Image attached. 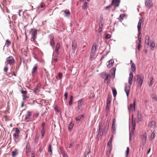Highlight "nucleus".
<instances>
[{
    "mask_svg": "<svg viewBox=\"0 0 157 157\" xmlns=\"http://www.w3.org/2000/svg\"><path fill=\"white\" fill-rule=\"evenodd\" d=\"M55 54H53L54 56L53 57L52 59L54 61L56 62L58 61V56L59 55H57L56 54L55 55Z\"/></svg>",
    "mask_w": 157,
    "mask_h": 157,
    "instance_id": "nucleus-26",
    "label": "nucleus"
},
{
    "mask_svg": "<svg viewBox=\"0 0 157 157\" xmlns=\"http://www.w3.org/2000/svg\"><path fill=\"white\" fill-rule=\"evenodd\" d=\"M145 5L148 8H150L153 6V3L151 0H146L145 1Z\"/></svg>",
    "mask_w": 157,
    "mask_h": 157,
    "instance_id": "nucleus-7",
    "label": "nucleus"
},
{
    "mask_svg": "<svg viewBox=\"0 0 157 157\" xmlns=\"http://www.w3.org/2000/svg\"><path fill=\"white\" fill-rule=\"evenodd\" d=\"M23 97V99L24 100H26L27 99L29 98V97L28 96L27 94L22 95Z\"/></svg>",
    "mask_w": 157,
    "mask_h": 157,
    "instance_id": "nucleus-36",
    "label": "nucleus"
},
{
    "mask_svg": "<svg viewBox=\"0 0 157 157\" xmlns=\"http://www.w3.org/2000/svg\"><path fill=\"white\" fill-rule=\"evenodd\" d=\"M150 37L148 35H147L145 37V40L150 41Z\"/></svg>",
    "mask_w": 157,
    "mask_h": 157,
    "instance_id": "nucleus-57",
    "label": "nucleus"
},
{
    "mask_svg": "<svg viewBox=\"0 0 157 157\" xmlns=\"http://www.w3.org/2000/svg\"><path fill=\"white\" fill-rule=\"evenodd\" d=\"M132 128L131 130V132H132V133H133L134 131L135 130V129L136 124H135V122H133V121H132Z\"/></svg>",
    "mask_w": 157,
    "mask_h": 157,
    "instance_id": "nucleus-27",
    "label": "nucleus"
},
{
    "mask_svg": "<svg viewBox=\"0 0 157 157\" xmlns=\"http://www.w3.org/2000/svg\"><path fill=\"white\" fill-rule=\"evenodd\" d=\"M11 44V42L9 40H6V44L8 45V46L10 45Z\"/></svg>",
    "mask_w": 157,
    "mask_h": 157,
    "instance_id": "nucleus-46",
    "label": "nucleus"
},
{
    "mask_svg": "<svg viewBox=\"0 0 157 157\" xmlns=\"http://www.w3.org/2000/svg\"><path fill=\"white\" fill-rule=\"evenodd\" d=\"M102 24L101 23V22L100 23V24H99V28L98 29V31L100 32H101L102 31Z\"/></svg>",
    "mask_w": 157,
    "mask_h": 157,
    "instance_id": "nucleus-41",
    "label": "nucleus"
},
{
    "mask_svg": "<svg viewBox=\"0 0 157 157\" xmlns=\"http://www.w3.org/2000/svg\"><path fill=\"white\" fill-rule=\"evenodd\" d=\"M112 6V5L111 4L110 5H109V6H106V7H105V10L108 9L109 8H110Z\"/></svg>",
    "mask_w": 157,
    "mask_h": 157,
    "instance_id": "nucleus-62",
    "label": "nucleus"
},
{
    "mask_svg": "<svg viewBox=\"0 0 157 157\" xmlns=\"http://www.w3.org/2000/svg\"><path fill=\"white\" fill-rule=\"evenodd\" d=\"M136 76L137 77V80L138 85H140V86L141 87L143 83V78L138 75H137Z\"/></svg>",
    "mask_w": 157,
    "mask_h": 157,
    "instance_id": "nucleus-9",
    "label": "nucleus"
},
{
    "mask_svg": "<svg viewBox=\"0 0 157 157\" xmlns=\"http://www.w3.org/2000/svg\"><path fill=\"white\" fill-rule=\"evenodd\" d=\"M115 119H114L113 120V123H112V126H113H113L114 127V126H115Z\"/></svg>",
    "mask_w": 157,
    "mask_h": 157,
    "instance_id": "nucleus-60",
    "label": "nucleus"
},
{
    "mask_svg": "<svg viewBox=\"0 0 157 157\" xmlns=\"http://www.w3.org/2000/svg\"><path fill=\"white\" fill-rule=\"evenodd\" d=\"M156 123L155 121H152L149 123L148 126L151 128L154 129L155 127Z\"/></svg>",
    "mask_w": 157,
    "mask_h": 157,
    "instance_id": "nucleus-13",
    "label": "nucleus"
},
{
    "mask_svg": "<svg viewBox=\"0 0 157 157\" xmlns=\"http://www.w3.org/2000/svg\"><path fill=\"white\" fill-rule=\"evenodd\" d=\"M21 94H22V95H24L25 94H27V92L26 90L24 91L23 90H21Z\"/></svg>",
    "mask_w": 157,
    "mask_h": 157,
    "instance_id": "nucleus-43",
    "label": "nucleus"
},
{
    "mask_svg": "<svg viewBox=\"0 0 157 157\" xmlns=\"http://www.w3.org/2000/svg\"><path fill=\"white\" fill-rule=\"evenodd\" d=\"M45 132V129H44L43 128H42L41 130V133L42 134V137L43 138L44 135V133Z\"/></svg>",
    "mask_w": 157,
    "mask_h": 157,
    "instance_id": "nucleus-42",
    "label": "nucleus"
},
{
    "mask_svg": "<svg viewBox=\"0 0 157 157\" xmlns=\"http://www.w3.org/2000/svg\"><path fill=\"white\" fill-rule=\"evenodd\" d=\"M15 63V60L13 57L10 56L6 59V61L5 63L7 65L8 64L10 65H13Z\"/></svg>",
    "mask_w": 157,
    "mask_h": 157,
    "instance_id": "nucleus-4",
    "label": "nucleus"
},
{
    "mask_svg": "<svg viewBox=\"0 0 157 157\" xmlns=\"http://www.w3.org/2000/svg\"><path fill=\"white\" fill-rule=\"evenodd\" d=\"M87 2H85L84 3V4H83L82 6V9L84 10L86 9L87 7Z\"/></svg>",
    "mask_w": 157,
    "mask_h": 157,
    "instance_id": "nucleus-30",
    "label": "nucleus"
},
{
    "mask_svg": "<svg viewBox=\"0 0 157 157\" xmlns=\"http://www.w3.org/2000/svg\"><path fill=\"white\" fill-rule=\"evenodd\" d=\"M124 90L127 94V97H128V96L130 92V87L129 86H125V87Z\"/></svg>",
    "mask_w": 157,
    "mask_h": 157,
    "instance_id": "nucleus-20",
    "label": "nucleus"
},
{
    "mask_svg": "<svg viewBox=\"0 0 157 157\" xmlns=\"http://www.w3.org/2000/svg\"><path fill=\"white\" fill-rule=\"evenodd\" d=\"M83 101L82 100H80L78 101V109H80L82 108Z\"/></svg>",
    "mask_w": 157,
    "mask_h": 157,
    "instance_id": "nucleus-18",
    "label": "nucleus"
},
{
    "mask_svg": "<svg viewBox=\"0 0 157 157\" xmlns=\"http://www.w3.org/2000/svg\"><path fill=\"white\" fill-rule=\"evenodd\" d=\"M73 97L72 95H71L70 98V100L69 102V103L70 105H71L72 104V102L73 101Z\"/></svg>",
    "mask_w": 157,
    "mask_h": 157,
    "instance_id": "nucleus-39",
    "label": "nucleus"
},
{
    "mask_svg": "<svg viewBox=\"0 0 157 157\" xmlns=\"http://www.w3.org/2000/svg\"><path fill=\"white\" fill-rule=\"evenodd\" d=\"M59 48H57L56 47L55 51L56 52V53L57 55H59Z\"/></svg>",
    "mask_w": 157,
    "mask_h": 157,
    "instance_id": "nucleus-49",
    "label": "nucleus"
},
{
    "mask_svg": "<svg viewBox=\"0 0 157 157\" xmlns=\"http://www.w3.org/2000/svg\"><path fill=\"white\" fill-rule=\"evenodd\" d=\"M115 126H114V127L113 126H113H112V133L114 134H115V131H116V129H115Z\"/></svg>",
    "mask_w": 157,
    "mask_h": 157,
    "instance_id": "nucleus-44",
    "label": "nucleus"
},
{
    "mask_svg": "<svg viewBox=\"0 0 157 157\" xmlns=\"http://www.w3.org/2000/svg\"><path fill=\"white\" fill-rule=\"evenodd\" d=\"M124 17V14H121L119 17V19L121 21L123 19Z\"/></svg>",
    "mask_w": 157,
    "mask_h": 157,
    "instance_id": "nucleus-35",
    "label": "nucleus"
},
{
    "mask_svg": "<svg viewBox=\"0 0 157 157\" xmlns=\"http://www.w3.org/2000/svg\"><path fill=\"white\" fill-rule=\"evenodd\" d=\"M31 115L32 112L29 111L28 112V113L26 115V116L25 118V120L26 122L29 121V119Z\"/></svg>",
    "mask_w": 157,
    "mask_h": 157,
    "instance_id": "nucleus-16",
    "label": "nucleus"
},
{
    "mask_svg": "<svg viewBox=\"0 0 157 157\" xmlns=\"http://www.w3.org/2000/svg\"><path fill=\"white\" fill-rule=\"evenodd\" d=\"M135 101L134 102V104H131L130 105V106L128 107V109L129 110L133 111L135 110Z\"/></svg>",
    "mask_w": 157,
    "mask_h": 157,
    "instance_id": "nucleus-15",
    "label": "nucleus"
},
{
    "mask_svg": "<svg viewBox=\"0 0 157 157\" xmlns=\"http://www.w3.org/2000/svg\"><path fill=\"white\" fill-rule=\"evenodd\" d=\"M45 124L44 122H43L42 124V128H43L44 129H45Z\"/></svg>",
    "mask_w": 157,
    "mask_h": 157,
    "instance_id": "nucleus-63",
    "label": "nucleus"
},
{
    "mask_svg": "<svg viewBox=\"0 0 157 157\" xmlns=\"http://www.w3.org/2000/svg\"><path fill=\"white\" fill-rule=\"evenodd\" d=\"M68 96V93L67 92H66L64 94V96L65 97V98L66 99H67V98Z\"/></svg>",
    "mask_w": 157,
    "mask_h": 157,
    "instance_id": "nucleus-56",
    "label": "nucleus"
},
{
    "mask_svg": "<svg viewBox=\"0 0 157 157\" xmlns=\"http://www.w3.org/2000/svg\"><path fill=\"white\" fill-rule=\"evenodd\" d=\"M145 44L148 46L149 45V40H145Z\"/></svg>",
    "mask_w": 157,
    "mask_h": 157,
    "instance_id": "nucleus-52",
    "label": "nucleus"
},
{
    "mask_svg": "<svg viewBox=\"0 0 157 157\" xmlns=\"http://www.w3.org/2000/svg\"><path fill=\"white\" fill-rule=\"evenodd\" d=\"M114 63V61L113 59H111L109 60L108 62H107V67L110 68L111 67Z\"/></svg>",
    "mask_w": 157,
    "mask_h": 157,
    "instance_id": "nucleus-12",
    "label": "nucleus"
},
{
    "mask_svg": "<svg viewBox=\"0 0 157 157\" xmlns=\"http://www.w3.org/2000/svg\"><path fill=\"white\" fill-rule=\"evenodd\" d=\"M8 69V65L6 64V66L4 67V71L5 72H7Z\"/></svg>",
    "mask_w": 157,
    "mask_h": 157,
    "instance_id": "nucleus-47",
    "label": "nucleus"
},
{
    "mask_svg": "<svg viewBox=\"0 0 157 157\" xmlns=\"http://www.w3.org/2000/svg\"><path fill=\"white\" fill-rule=\"evenodd\" d=\"M109 105H107L106 106V111L107 112H108L109 111Z\"/></svg>",
    "mask_w": 157,
    "mask_h": 157,
    "instance_id": "nucleus-55",
    "label": "nucleus"
},
{
    "mask_svg": "<svg viewBox=\"0 0 157 157\" xmlns=\"http://www.w3.org/2000/svg\"><path fill=\"white\" fill-rule=\"evenodd\" d=\"M133 78V73L132 72H130L129 74V77L128 79V82L129 85H131L132 84L133 81L132 79Z\"/></svg>",
    "mask_w": 157,
    "mask_h": 157,
    "instance_id": "nucleus-11",
    "label": "nucleus"
},
{
    "mask_svg": "<svg viewBox=\"0 0 157 157\" xmlns=\"http://www.w3.org/2000/svg\"><path fill=\"white\" fill-rule=\"evenodd\" d=\"M147 137V134L146 132H144L140 136V138L142 140L144 144H145L146 142V140Z\"/></svg>",
    "mask_w": 157,
    "mask_h": 157,
    "instance_id": "nucleus-6",
    "label": "nucleus"
},
{
    "mask_svg": "<svg viewBox=\"0 0 157 157\" xmlns=\"http://www.w3.org/2000/svg\"><path fill=\"white\" fill-rule=\"evenodd\" d=\"M12 156L13 157H15L18 154L17 150V149L12 152Z\"/></svg>",
    "mask_w": 157,
    "mask_h": 157,
    "instance_id": "nucleus-22",
    "label": "nucleus"
},
{
    "mask_svg": "<svg viewBox=\"0 0 157 157\" xmlns=\"http://www.w3.org/2000/svg\"><path fill=\"white\" fill-rule=\"evenodd\" d=\"M151 98L156 101H157V96L155 93H152L151 95Z\"/></svg>",
    "mask_w": 157,
    "mask_h": 157,
    "instance_id": "nucleus-24",
    "label": "nucleus"
},
{
    "mask_svg": "<svg viewBox=\"0 0 157 157\" xmlns=\"http://www.w3.org/2000/svg\"><path fill=\"white\" fill-rule=\"evenodd\" d=\"M35 155V151H32L31 153V156Z\"/></svg>",
    "mask_w": 157,
    "mask_h": 157,
    "instance_id": "nucleus-64",
    "label": "nucleus"
},
{
    "mask_svg": "<svg viewBox=\"0 0 157 157\" xmlns=\"http://www.w3.org/2000/svg\"><path fill=\"white\" fill-rule=\"evenodd\" d=\"M111 101V98L110 97H109L107 99V105H110Z\"/></svg>",
    "mask_w": 157,
    "mask_h": 157,
    "instance_id": "nucleus-38",
    "label": "nucleus"
},
{
    "mask_svg": "<svg viewBox=\"0 0 157 157\" xmlns=\"http://www.w3.org/2000/svg\"><path fill=\"white\" fill-rule=\"evenodd\" d=\"M49 37L51 40H54V36L52 34H50L49 35Z\"/></svg>",
    "mask_w": 157,
    "mask_h": 157,
    "instance_id": "nucleus-54",
    "label": "nucleus"
},
{
    "mask_svg": "<svg viewBox=\"0 0 157 157\" xmlns=\"http://www.w3.org/2000/svg\"><path fill=\"white\" fill-rule=\"evenodd\" d=\"M30 33L32 36L31 39V41H33L34 42H35L36 41L35 39L36 38L37 35V31L34 29H31L30 30Z\"/></svg>",
    "mask_w": 157,
    "mask_h": 157,
    "instance_id": "nucleus-2",
    "label": "nucleus"
},
{
    "mask_svg": "<svg viewBox=\"0 0 157 157\" xmlns=\"http://www.w3.org/2000/svg\"><path fill=\"white\" fill-rule=\"evenodd\" d=\"M44 6H45V5L44 3L43 2H41L40 3V7H39L38 9H39L40 8H43L44 7Z\"/></svg>",
    "mask_w": 157,
    "mask_h": 157,
    "instance_id": "nucleus-48",
    "label": "nucleus"
},
{
    "mask_svg": "<svg viewBox=\"0 0 157 157\" xmlns=\"http://www.w3.org/2000/svg\"><path fill=\"white\" fill-rule=\"evenodd\" d=\"M48 152L50 153V155H51L52 154V146L51 144H49L48 147Z\"/></svg>",
    "mask_w": 157,
    "mask_h": 157,
    "instance_id": "nucleus-32",
    "label": "nucleus"
},
{
    "mask_svg": "<svg viewBox=\"0 0 157 157\" xmlns=\"http://www.w3.org/2000/svg\"><path fill=\"white\" fill-rule=\"evenodd\" d=\"M101 77L104 79L105 81L108 79L109 75L108 74L106 75V73H103L101 74Z\"/></svg>",
    "mask_w": 157,
    "mask_h": 157,
    "instance_id": "nucleus-21",
    "label": "nucleus"
},
{
    "mask_svg": "<svg viewBox=\"0 0 157 157\" xmlns=\"http://www.w3.org/2000/svg\"><path fill=\"white\" fill-rule=\"evenodd\" d=\"M129 152V148L128 147H127V150L126 151L125 153L126 155V157H127L128 155Z\"/></svg>",
    "mask_w": 157,
    "mask_h": 157,
    "instance_id": "nucleus-45",
    "label": "nucleus"
},
{
    "mask_svg": "<svg viewBox=\"0 0 157 157\" xmlns=\"http://www.w3.org/2000/svg\"><path fill=\"white\" fill-rule=\"evenodd\" d=\"M144 19L143 18H141L139 20L138 25L137 28L138 31L139 33V34L140 35L141 34V26L143 25V23L144 21Z\"/></svg>",
    "mask_w": 157,
    "mask_h": 157,
    "instance_id": "nucleus-3",
    "label": "nucleus"
},
{
    "mask_svg": "<svg viewBox=\"0 0 157 157\" xmlns=\"http://www.w3.org/2000/svg\"><path fill=\"white\" fill-rule=\"evenodd\" d=\"M149 45H150L151 49L152 50H153L154 49L155 45V42L154 41H152L150 43V44H149Z\"/></svg>",
    "mask_w": 157,
    "mask_h": 157,
    "instance_id": "nucleus-23",
    "label": "nucleus"
},
{
    "mask_svg": "<svg viewBox=\"0 0 157 157\" xmlns=\"http://www.w3.org/2000/svg\"><path fill=\"white\" fill-rule=\"evenodd\" d=\"M155 133L154 132H152L151 135V139H154V138H155Z\"/></svg>",
    "mask_w": 157,
    "mask_h": 157,
    "instance_id": "nucleus-51",
    "label": "nucleus"
},
{
    "mask_svg": "<svg viewBox=\"0 0 157 157\" xmlns=\"http://www.w3.org/2000/svg\"><path fill=\"white\" fill-rule=\"evenodd\" d=\"M26 150L27 155H29V153L30 152L31 150L30 149V145L28 143L26 145Z\"/></svg>",
    "mask_w": 157,
    "mask_h": 157,
    "instance_id": "nucleus-17",
    "label": "nucleus"
},
{
    "mask_svg": "<svg viewBox=\"0 0 157 157\" xmlns=\"http://www.w3.org/2000/svg\"><path fill=\"white\" fill-rule=\"evenodd\" d=\"M111 35L110 34H107L105 37V38L106 39H109V38L110 37H111Z\"/></svg>",
    "mask_w": 157,
    "mask_h": 157,
    "instance_id": "nucleus-53",
    "label": "nucleus"
},
{
    "mask_svg": "<svg viewBox=\"0 0 157 157\" xmlns=\"http://www.w3.org/2000/svg\"><path fill=\"white\" fill-rule=\"evenodd\" d=\"M116 71V68H113L110 71L111 73L114 77L115 75V73Z\"/></svg>",
    "mask_w": 157,
    "mask_h": 157,
    "instance_id": "nucleus-29",
    "label": "nucleus"
},
{
    "mask_svg": "<svg viewBox=\"0 0 157 157\" xmlns=\"http://www.w3.org/2000/svg\"><path fill=\"white\" fill-rule=\"evenodd\" d=\"M20 133V131L18 128H16L15 129L14 133L13 134V139L15 141H16V140L18 138L19 134Z\"/></svg>",
    "mask_w": 157,
    "mask_h": 157,
    "instance_id": "nucleus-5",
    "label": "nucleus"
},
{
    "mask_svg": "<svg viewBox=\"0 0 157 157\" xmlns=\"http://www.w3.org/2000/svg\"><path fill=\"white\" fill-rule=\"evenodd\" d=\"M130 63H131V65L132 71L133 72L135 71H136V69L135 64L132 62V60H131L130 61Z\"/></svg>",
    "mask_w": 157,
    "mask_h": 157,
    "instance_id": "nucleus-19",
    "label": "nucleus"
},
{
    "mask_svg": "<svg viewBox=\"0 0 157 157\" xmlns=\"http://www.w3.org/2000/svg\"><path fill=\"white\" fill-rule=\"evenodd\" d=\"M98 45L94 44L92 46L91 49L90 58L91 59H94L96 57V54L97 51V48L98 47Z\"/></svg>",
    "mask_w": 157,
    "mask_h": 157,
    "instance_id": "nucleus-1",
    "label": "nucleus"
},
{
    "mask_svg": "<svg viewBox=\"0 0 157 157\" xmlns=\"http://www.w3.org/2000/svg\"><path fill=\"white\" fill-rule=\"evenodd\" d=\"M77 42L76 40H74L72 44V48L73 52L75 53L77 48Z\"/></svg>",
    "mask_w": 157,
    "mask_h": 157,
    "instance_id": "nucleus-10",
    "label": "nucleus"
},
{
    "mask_svg": "<svg viewBox=\"0 0 157 157\" xmlns=\"http://www.w3.org/2000/svg\"><path fill=\"white\" fill-rule=\"evenodd\" d=\"M73 124L72 123H71L68 126V129L70 130L72 128L73 126Z\"/></svg>",
    "mask_w": 157,
    "mask_h": 157,
    "instance_id": "nucleus-50",
    "label": "nucleus"
},
{
    "mask_svg": "<svg viewBox=\"0 0 157 157\" xmlns=\"http://www.w3.org/2000/svg\"><path fill=\"white\" fill-rule=\"evenodd\" d=\"M50 45L52 47H53L55 45V42L54 40H51L50 41Z\"/></svg>",
    "mask_w": 157,
    "mask_h": 157,
    "instance_id": "nucleus-40",
    "label": "nucleus"
},
{
    "mask_svg": "<svg viewBox=\"0 0 157 157\" xmlns=\"http://www.w3.org/2000/svg\"><path fill=\"white\" fill-rule=\"evenodd\" d=\"M64 13L65 14V15L66 16H69L70 15V12L68 10H66L63 11Z\"/></svg>",
    "mask_w": 157,
    "mask_h": 157,
    "instance_id": "nucleus-33",
    "label": "nucleus"
},
{
    "mask_svg": "<svg viewBox=\"0 0 157 157\" xmlns=\"http://www.w3.org/2000/svg\"><path fill=\"white\" fill-rule=\"evenodd\" d=\"M38 66L36 65H35L32 70L31 74L32 75L35 76L37 73Z\"/></svg>",
    "mask_w": 157,
    "mask_h": 157,
    "instance_id": "nucleus-8",
    "label": "nucleus"
},
{
    "mask_svg": "<svg viewBox=\"0 0 157 157\" xmlns=\"http://www.w3.org/2000/svg\"><path fill=\"white\" fill-rule=\"evenodd\" d=\"M140 43H138V45L137 46V49L139 51L140 49Z\"/></svg>",
    "mask_w": 157,
    "mask_h": 157,
    "instance_id": "nucleus-61",
    "label": "nucleus"
},
{
    "mask_svg": "<svg viewBox=\"0 0 157 157\" xmlns=\"http://www.w3.org/2000/svg\"><path fill=\"white\" fill-rule=\"evenodd\" d=\"M150 84H149V86H150L152 85L154 83L153 78V77L151 78H150Z\"/></svg>",
    "mask_w": 157,
    "mask_h": 157,
    "instance_id": "nucleus-37",
    "label": "nucleus"
},
{
    "mask_svg": "<svg viewBox=\"0 0 157 157\" xmlns=\"http://www.w3.org/2000/svg\"><path fill=\"white\" fill-rule=\"evenodd\" d=\"M113 137V136L112 135L111 136L110 138L109 139V142H108L107 144V145L109 146H110L111 147L112 145V140Z\"/></svg>",
    "mask_w": 157,
    "mask_h": 157,
    "instance_id": "nucleus-25",
    "label": "nucleus"
},
{
    "mask_svg": "<svg viewBox=\"0 0 157 157\" xmlns=\"http://www.w3.org/2000/svg\"><path fill=\"white\" fill-rule=\"evenodd\" d=\"M39 87L38 86H36V88H34L33 90L35 94H36L37 92L39 91Z\"/></svg>",
    "mask_w": 157,
    "mask_h": 157,
    "instance_id": "nucleus-34",
    "label": "nucleus"
},
{
    "mask_svg": "<svg viewBox=\"0 0 157 157\" xmlns=\"http://www.w3.org/2000/svg\"><path fill=\"white\" fill-rule=\"evenodd\" d=\"M120 2V0H113L111 5H114L115 7H117L119 6Z\"/></svg>",
    "mask_w": 157,
    "mask_h": 157,
    "instance_id": "nucleus-14",
    "label": "nucleus"
},
{
    "mask_svg": "<svg viewBox=\"0 0 157 157\" xmlns=\"http://www.w3.org/2000/svg\"><path fill=\"white\" fill-rule=\"evenodd\" d=\"M58 76L60 79L63 76V74L61 73H59L58 74Z\"/></svg>",
    "mask_w": 157,
    "mask_h": 157,
    "instance_id": "nucleus-58",
    "label": "nucleus"
},
{
    "mask_svg": "<svg viewBox=\"0 0 157 157\" xmlns=\"http://www.w3.org/2000/svg\"><path fill=\"white\" fill-rule=\"evenodd\" d=\"M112 90L113 93V96L115 97L116 96L117 94V91L116 89L113 87L112 88Z\"/></svg>",
    "mask_w": 157,
    "mask_h": 157,
    "instance_id": "nucleus-28",
    "label": "nucleus"
},
{
    "mask_svg": "<svg viewBox=\"0 0 157 157\" xmlns=\"http://www.w3.org/2000/svg\"><path fill=\"white\" fill-rule=\"evenodd\" d=\"M60 47V44L59 43H57L56 46V48H59Z\"/></svg>",
    "mask_w": 157,
    "mask_h": 157,
    "instance_id": "nucleus-59",
    "label": "nucleus"
},
{
    "mask_svg": "<svg viewBox=\"0 0 157 157\" xmlns=\"http://www.w3.org/2000/svg\"><path fill=\"white\" fill-rule=\"evenodd\" d=\"M83 115H79L76 118V120L77 121H79L83 117Z\"/></svg>",
    "mask_w": 157,
    "mask_h": 157,
    "instance_id": "nucleus-31",
    "label": "nucleus"
}]
</instances>
